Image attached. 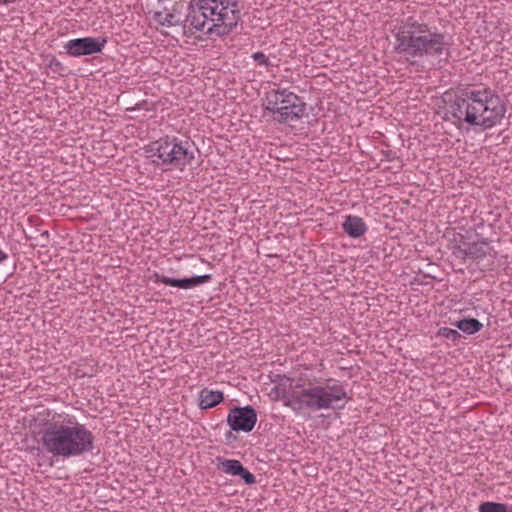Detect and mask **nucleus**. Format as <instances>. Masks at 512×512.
<instances>
[{"instance_id": "f257e3e1", "label": "nucleus", "mask_w": 512, "mask_h": 512, "mask_svg": "<svg viewBox=\"0 0 512 512\" xmlns=\"http://www.w3.org/2000/svg\"><path fill=\"white\" fill-rule=\"evenodd\" d=\"M504 101L489 88L463 89L446 101L443 119L456 127L464 125L488 130L504 118Z\"/></svg>"}, {"instance_id": "f03ea898", "label": "nucleus", "mask_w": 512, "mask_h": 512, "mask_svg": "<svg viewBox=\"0 0 512 512\" xmlns=\"http://www.w3.org/2000/svg\"><path fill=\"white\" fill-rule=\"evenodd\" d=\"M394 51L410 65L419 66L425 60L434 58L447 61L449 45L446 36L425 23L408 21L395 33Z\"/></svg>"}, {"instance_id": "7ed1b4c3", "label": "nucleus", "mask_w": 512, "mask_h": 512, "mask_svg": "<svg viewBox=\"0 0 512 512\" xmlns=\"http://www.w3.org/2000/svg\"><path fill=\"white\" fill-rule=\"evenodd\" d=\"M95 436L74 417H52L41 430V443L53 457H79L94 450Z\"/></svg>"}, {"instance_id": "20e7f679", "label": "nucleus", "mask_w": 512, "mask_h": 512, "mask_svg": "<svg viewBox=\"0 0 512 512\" xmlns=\"http://www.w3.org/2000/svg\"><path fill=\"white\" fill-rule=\"evenodd\" d=\"M240 0H191L187 7L185 26L194 34L222 37L237 26L241 11Z\"/></svg>"}, {"instance_id": "39448f33", "label": "nucleus", "mask_w": 512, "mask_h": 512, "mask_svg": "<svg viewBox=\"0 0 512 512\" xmlns=\"http://www.w3.org/2000/svg\"><path fill=\"white\" fill-rule=\"evenodd\" d=\"M350 400L344 386L335 379H325L322 384H309L293 390L286 398L285 406L294 412H316L326 409H343Z\"/></svg>"}, {"instance_id": "423d86ee", "label": "nucleus", "mask_w": 512, "mask_h": 512, "mask_svg": "<svg viewBox=\"0 0 512 512\" xmlns=\"http://www.w3.org/2000/svg\"><path fill=\"white\" fill-rule=\"evenodd\" d=\"M145 151L157 158L153 163L165 167L163 171H183L195 161V151L198 152V149L189 140L166 135L147 145Z\"/></svg>"}, {"instance_id": "0eeeda50", "label": "nucleus", "mask_w": 512, "mask_h": 512, "mask_svg": "<svg viewBox=\"0 0 512 512\" xmlns=\"http://www.w3.org/2000/svg\"><path fill=\"white\" fill-rule=\"evenodd\" d=\"M264 116L271 114L279 124L292 125L308 116L307 104L302 97L288 89H272L262 99Z\"/></svg>"}, {"instance_id": "6e6552de", "label": "nucleus", "mask_w": 512, "mask_h": 512, "mask_svg": "<svg viewBox=\"0 0 512 512\" xmlns=\"http://www.w3.org/2000/svg\"><path fill=\"white\" fill-rule=\"evenodd\" d=\"M452 255L457 259L465 261L466 259L482 260L486 256H492L493 248L487 240L468 243L461 234L456 236L451 246Z\"/></svg>"}, {"instance_id": "1a4fd4ad", "label": "nucleus", "mask_w": 512, "mask_h": 512, "mask_svg": "<svg viewBox=\"0 0 512 512\" xmlns=\"http://www.w3.org/2000/svg\"><path fill=\"white\" fill-rule=\"evenodd\" d=\"M257 422V412L256 410L250 406L246 405L244 407H233L229 410L227 416V424L229 425L231 431L226 434V440H230L233 437L232 431L235 432H251Z\"/></svg>"}, {"instance_id": "9d476101", "label": "nucleus", "mask_w": 512, "mask_h": 512, "mask_svg": "<svg viewBox=\"0 0 512 512\" xmlns=\"http://www.w3.org/2000/svg\"><path fill=\"white\" fill-rule=\"evenodd\" d=\"M107 43L106 37H81L67 41L63 48L71 57L101 53Z\"/></svg>"}, {"instance_id": "9b49d317", "label": "nucleus", "mask_w": 512, "mask_h": 512, "mask_svg": "<svg viewBox=\"0 0 512 512\" xmlns=\"http://www.w3.org/2000/svg\"><path fill=\"white\" fill-rule=\"evenodd\" d=\"M181 8L182 5L176 4L171 10L155 12L153 18L162 26L172 27L180 25L182 26L184 35L192 36L194 35V32L190 31V28L185 26L188 22L186 21V16L183 18Z\"/></svg>"}, {"instance_id": "f8f14e48", "label": "nucleus", "mask_w": 512, "mask_h": 512, "mask_svg": "<svg viewBox=\"0 0 512 512\" xmlns=\"http://www.w3.org/2000/svg\"><path fill=\"white\" fill-rule=\"evenodd\" d=\"M155 282L163 283L168 286L178 287L180 289H191L193 287L207 283L211 279L210 274L198 275L189 278H172L158 273L154 274Z\"/></svg>"}, {"instance_id": "ddd939ff", "label": "nucleus", "mask_w": 512, "mask_h": 512, "mask_svg": "<svg viewBox=\"0 0 512 512\" xmlns=\"http://www.w3.org/2000/svg\"><path fill=\"white\" fill-rule=\"evenodd\" d=\"M217 461L220 463L224 473L232 476H240L247 485L255 483V476L247 470L239 460L218 457Z\"/></svg>"}, {"instance_id": "4468645a", "label": "nucleus", "mask_w": 512, "mask_h": 512, "mask_svg": "<svg viewBox=\"0 0 512 512\" xmlns=\"http://www.w3.org/2000/svg\"><path fill=\"white\" fill-rule=\"evenodd\" d=\"M343 231L351 238H359L367 231V226L361 217L348 215L342 223Z\"/></svg>"}, {"instance_id": "2eb2a0df", "label": "nucleus", "mask_w": 512, "mask_h": 512, "mask_svg": "<svg viewBox=\"0 0 512 512\" xmlns=\"http://www.w3.org/2000/svg\"><path fill=\"white\" fill-rule=\"evenodd\" d=\"M224 400V394L219 390H209L208 388H203L199 392V407L202 410H207L215 407L219 403Z\"/></svg>"}, {"instance_id": "dca6fc26", "label": "nucleus", "mask_w": 512, "mask_h": 512, "mask_svg": "<svg viewBox=\"0 0 512 512\" xmlns=\"http://www.w3.org/2000/svg\"><path fill=\"white\" fill-rule=\"evenodd\" d=\"M451 325L468 335H474L483 328V324L476 318L459 319L451 322Z\"/></svg>"}, {"instance_id": "f3484780", "label": "nucleus", "mask_w": 512, "mask_h": 512, "mask_svg": "<svg viewBox=\"0 0 512 512\" xmlns=\"http://www.w3.org/2000/svg\"><path fill=\"white\" fill-rule=\"evenodd\" d=\"M479 512H508V506L498 502H483L479 505Z\"/></svg>"}, {"instance_id": "a211bd4d", "label": "nucleus", "mask_w": 512, "mask_h": 512, "mask_svg": "<svg viewBox=\"0 0 512 512\" xmlns=\"http://www.w3.org/2000/svg\"><path fill=\"white\" fill-rule=\"evenodd\" d=\"M437 335L452 341L454 344H457L459 340L462 338L458 330L448 327H441L438 330Z\"/></svg>"}, {"instance_id": "6ab92c4d", "label": "nucleus", "mask_w": 512, "mask_h": 512, "mask_svg": "<svg viewBox=\"0 0 512 512\" xmlns=\"http://www.w3.org/2000/svg\"><path fill=\"white\" fill-rule=\"evenodd\" d=\"M48 67L59 76L65 77L68 75L67 68L64 66L62 62H60L56 57L52 56Z\"/></svg>"}, {"instance_id": "aec40b11", "label": "nucleus", "mask_w": 512, "mask_h": 512, "mask_svg": "<svg viewBox=\"0 0 512 512\" xmlns=\"http://www.w3.org/2000/svg\"><path fill=\"white\" fill-rule=\"evenodd\" d=\"M251 57L255 62H257L258 65H261L264 67H269L272 65L269 58L263 52H260V51L255 52L252 54Z\"/></svg>"}, {"instance_id": "412c9836", "label": "nucleus", "mask_w": 512, "mask_h": 512, "mask_svg": "<svg viewBox=\"0 0 512 512\" xmlns=\"http://www.w3.org/2000/svg\"><path fill=\"white\" fill-rule=\"evenodd\" d=\"M145 104H146V101H142L140 103H137L134 107H128L126 110L127 111L139 110V109H142Z\"/></svg>"}, {"instance_id": "4be33fe9", "label": "nucleus", "mask_w": 512, "mask_h": 512, "mask_svg": "<svg viewBox=\"0 0 512 512\" xmlns=\"http://www.w3.org/2000/svg\"><path fill=\"white\" fill-rule=\"evenodd\" d=\"M8 258V255L0 248V263L4 262Z\"/></svg>"}, {"instance_id": "5701e85b", "label": "nucleus", "mask_w": 512, "mask_h": 512, "mask_svg": "<svg viewBox=\"0 0 512 512\" xmlns=\"http://www.w3.org/2000/svg\"><path fill=\"white\" fill-rule=\"evenodd\" d=\"M6 1L5 0H0V4H3L5 3Z\"/></svg>"}]
</instances>
